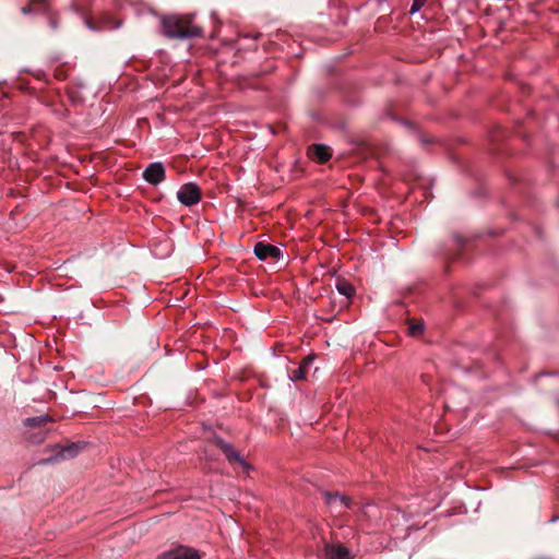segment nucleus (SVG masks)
I'll return each instance as SVG.
<instances>
[{"instance_id": "1", "label": "nucleus", "mask_w": 559, "mask_h": 559, "mask_svg": "<svg viewBox=\"0 0 559 559\" xmlns=\"http://www.w3.org/2000/svg\"><path fill=\"white\" fill-rule=\"evenodd\" d=\"M162 33L170 39L186 40L202 36V28L186 24L178 16H163L160 20Z\"/></svg>"}, {"instance_id": "2", "label": "nucleus", "mask_w": 559, "mask_h": 559, "mask_svg": "<svg viewBox=\"0 0 559 559\" xmlns=\"http://www.w3.org/2000/svg\"><path fill=\"white\" fill-rule=\"evenodd\" d=\"M52 418L48 414H41L34 417H27L23 421V426L26 428L25 438L33 444L43 443L48 435L46 425L51 423Z\"/></svg>"}, {"instance_id": "3", "label": "nucleus", "mask_w": 559, "mask_h": 559, "mask_svg": "<svg viewBox=\"0 0 559 559\" xmlns=\"http://www.w3.org/2000/svg\"><path fill=\"white\" fill-rule=\"evenodd\" d=\"M81 449H82L81 444L74 443V442L69 443L67 445L55 444L52 447L53 454H51L47 459L41 460L40 463L48 464V463H55V462H58L61 460L73 459L74 456H76L79 454Z\"/></svg>"}, {"instance_id": "4", "label": "nucleus", "mask_w": 559, "mask_h": 559, "mask_svg": "<svg viewBox=\"0 0 559 559\" xmlns=\"http://www.w3.org/2000/svg\"><path fill=\"white\" fill-rule=\"evenodd\" d=\"M178 201L185 206L191 207L201 200V190L194 182H187L177 191Z\"/></svg>"}, {"instance_id": "5", "label": "nucleus", "mask_w": 559, "mask_h": 559, "mask_svg": "<svg viewBox=\"0 0 559 559\" xmlns=\"http://www.w3.org/2000/svg\"><path fill=\"white\" fill-rule=\"evenodd\" d=\"M142 178L152 186H158L166 178V167L162 162L150 163L142 173Z\"/></svg>"}, {"instance_id": "6", "label": "nucleus", "mask_w": 559, "mask_h": 559, "mask_svg": "<svg viewBox=\"0 0 559 559\" xmlns=\"http://www.w3.org/2000/svg\"><path fill=\"white\" fill-rule=\"evenodd\" d=\"M253 253L260 261L269 259L277 261L283 257V251L278 247L263 241H258L254 245Z\"/></svg>"}, {"instance_id": "7", "label": "nucleus", "mask_w": 559, "mask_h": 559, "mask_svg": "<svg viewBox=\"0 0 559 559\" xmlns=\"http://www.w3.org/2000/svg\"><path fill=\"white\" fill-rule=\"evenodd\" d=\"M465 242L466 240L463 236L454 234L450 240V243L447 246H441L438 249L437 254L447 259H454L460 254L461 250L465 246Z\"/></svg>"}, {"instance_id": "8", "label": "nucleus", "mask_w": 559, "mask_h": 559, "mask_svg": "<svg viewBox=\"0 0 559 559\" xmlns=\"http://www.w3.org/2000/svg\"><path fill=\"white\" fill-rule=\"evenodd\" d=\"M217 447L223 451L229 463L237 462L242 467L247 468L248 464L240 454L230 443L224 441L222 438L216 439Z\"/></svg>"}, {"instance_id": "9", "label": "nucleus", "mask_w": 559, "mask_h": 559, "mask_svg": "<svg viewBox=\"0 0 559 559\" xmlns=\"http://www.w3.org/2000/svg\"><path fill=\"white\" fill-rule=\"evenodd\" d=\"M322 496L324 497L326 504L332 508H336L337 504H340L345 509H352V501L347 496H344L337 491H322Z\"/></svg>"}, {"instance_id": "10", "label": "nucleus", "mask_w": 559, "mask_h": 559, "mask_svg": "<svg viewBox=\"0 0 559 559\" xmlns=\"http://www.w3.org/2000/svg\"><path fill=\"white\" fill-rule=\"evenodd\" d=\"M158 559H200L197 550L189 547H180L174 551L162 554Z\"/></svg>"}, {"instance_id": "11", "label": "nucleus", "mask_w": 559, "mask_h": 559, "mask_svg": "<svg viewBox=\"0 0 559 559\" xmlns=\"http://www.w3.org/2000/svg\"><path fill=\"white\" fill-rule=\"evenodd\" d=\"M325 559H350V554L346 547L341 544L325 545Z\"/></svg>"}, {"instance_id": "12", "label": "nucleus", "mask_w": 559, "mask_h": 559, "mask_svg": "<svg viewBox=\"0 0 559 559\" xmlns=\"http://www.w3.org/2000/svg\"><path fill=\"white\" fill-rule=\"evenodd\" d=\"M336 290L340 295L350 299L355 295L354 286L344 278H338L335 284Z\"/></svg>"}, {"instance_id": "13", "label": "nucleus", "mask_w": 559, "mask_h": 559, "mask_svg": "<svg viewBox=\"0 0 559 559\" xmlns=\"http://www.w3.org/2000/svg\"><path fill=\"white\" fill-rule=\"evenodd\" d=\"M313 155L320 163H325L331 157V154L329 152V146L323 145V144H314L313 145Z\"/></svg>"}, {"instance_id": "14", "label": "nucleus", "mask_w": 559, "mask_h": 559, "mask_svg": "<svg viewBox=\"0 0 559 559\" xmlns=\"http://www.w3.org/2000/svg\"><path fill=\"white\" fill-rule=\"evenodd\" d=\"M307 372L300 366L297 369L289 371L288 378L290 381H299L306 379Z\"/></svg>"}, {"instance_id": "15", "label": "nucleus", "mask_w": 559, "mask_h": 559, "mask_svg": "<svg viewBox=\"0 0 559 559\" xmlns=\"http://www.w3.org/2000/svg\"><path fill=\"white\" fill-rule=\"evenodd\" d=\"M424 322H413L408 325L407 331L411 336H417L424 331Z\"/></svg>"}, {"instance_id": "16", "label": "nucleus", "mask_w": 559, "mask_h": 559, "mask_svg": "<svg viewBox=\"0 0 559 559\" xmlns=\"http://www.w3.org/2000/svg\"><path fill=\"white\" fill-rule=\"evenodd\" d=\"M426 2H427V0H413L411 9H409V14L414 15L417 12H419L423 9V7L426 4Z\"/></svg>"}, {"instance_id": "17", "label": "nucleus", "mask_w": 559, "mask_h": 559, "mask_svg": "<svg viewBox=\"0 0 559 559\" xmlns=\"http://www.w3.org/2000/svg\"><path fill=\"white\" fill-rule=\"evenodd\" d=\"M313 361H314V356L309 355L306 358H304V360L300 364V367L304 368V370L307 372L308 368L313 364Z\"/></svg>"}, {"instance_id": "18", "label": "nucleus", "mask_w": 559, "mask_h": 559, "mask_svg": "<svg viewBox=\"0 0 559 559\" xmlns=\"http://www.w3.org/2000/svg\"><path fill=\"white\" fill-rule=\"evenodd\" d=\"M48 24L52 31H57L59 27V20L57 15H49Z\"/></svg>"}, {"instance_id": "19", "label": "nucleus", "mask_w": 559, "mask_h": 559, "mask_svg": "<svg viewBox=\"0 0 559 559\" xmlns=\"http://www.w3.org/2000/svg\"><path fill=\"white\" fill-rule=\"evenodd\" d=\"M419 141H420L424 145H426V144H428V143H432V142H433V139H432V138H430V136H428V135H420V136H419Z\"/></svg>"}, {"instance_id": "20", "label": "nucleus", "mask_w": 559, "mask_h": 559, "mask_svg": "<svg viewBox=\"0 0 559 559\" xmlns=\"http://www.w3.org/2000/svg\"><path fill=\"white\" fill-rule=\"evenodd\" d=\"M85 25H86V27H87V28H90V29H92V31H95V32H96V31L102 29L100 27L95 26V25H94L91 21H88V20H86V21H85Z\"/></svg>"}, {"instance_id": "21", "label": "nucleus", "mask_w": 559, "mask_h": 559, "mask_svg": "<svg viewBox=\"0 0 559 559\" xmlns=\"http://www.w3.org/2000/svg\"><path fill=\"white\" fill-rule=\"evenodd\" d=\"M31 12H32L31 8H27V7L22 8V13L23 14H29Z\"/></svg>"}, {"instance_id": "22", "label": "nucleus", "mask_w": 559, "mask_h": 559, "mask_svg": "<svg viewBox=\"0 0 559 559\" xmlns=\"http://www.w3.org/2000/svg\"><path fill=\"white\" fill-rule=\"evenodd\" d=\"M314 93H316L318 98L323 97V93L319 88L314 90Z\"/></svg>"}, {"instance_id": "23", "label": "nucleus", "mask_w": 559, "mask_h": 559, "mask_svg": "<svg viewBox=\"0 0 559 559\" xmlns=\"http://www.w3.org/2000/svg\"><path fill=\"white\" fill-rule=\"evenodd\" d=\"M558 520H559V515L551 518L548 522H549V523H555V522H557Z\"/></svg>"}, {"instance_id": "24", "label": "nucleus", "mask_w": 559, "mask_h": 559, "mask_svg": "<svg viewBox=\"0 0 559 559\" xmlns=\"http://www.w3.org/2000/svg\"><path fill=\"white\" fill-rule=\"evenodd\" d=\"M120 26H121V23H120V22H118V23H117L115 26H112L111 28H115V29H116V28H119Z\"/></svg>"}, {"instance_id": "25", "label": "nucleus", "mask_w": 559, "mask_h": 559, "mask_svg": "<svg viewBox=\"0 0 559 559\" xmlns=\"http://www.w3.org/2000/svg\"><path fill=\"white\" fill-rule=\"evenodd\" d=\"M340 129H345V124L344 123H340Z\"/></svg>"}, {"instance_id": "26", "label": "nucleus", "mask_w": 559, "mask_h": 559, "mask_svg": "<svg viewBox=\"0 0 559 559\" xmlns=\"http://www.w3.org/2000/svg\"><path fill=\"white\" fill-rule=\"evenodd\" d=\"M558 405H559V400H558Z\"/></svg>"}]
</instances>
